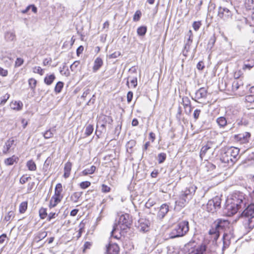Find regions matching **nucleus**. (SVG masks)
I'll return each instance as SVG.
<instances>
[{
    "label": "nucleus",
    "mask_w": 254,
    "mask_h": 254,
    "mask_svg": "<svg viewBox=\"0 0 254 254\" xmlns=\"http://www.w3.org/2000/svg\"><path fill=\"white\" fill-rule=\"evenodd\" d=\"M247 197L246 194L240 191H236L233 193L231 198L227 200L224 208L227 215H233L240 209L245 207L248 202Z\"/></svg>",
    "instance_id": "nucleus-1"
},
{
    "label": "nucleus",
    "mask_w": 254,
    "mask_h": 254,
    "mask_svg": "<svg viewBox=\"0 0 254 254\" xmlns=\"http://www.w3.org/2000/svg\"><path fill=\"white\" fill-rule=\"evenodd\" d=\"M131 220L128 214H122L120 216L118 224H115L111 232V237L116 239L121 238V231L126 230L131 225Z\"/></svg>",
    "instance_id": "nucleus-2"
},
{
    "label": "nucleus",
    "mask_w": 254,
    "mask_h": 254,
    "mask_svg": "<svg viewBox=\"0 0 254 254\" xmlns=\"http://www.w3.org/2000/svg\"><path fill=\"white\" fill-rule=\"evenodd\" d=\"M196 189V186L190 185L187 187L184 190L182 191L178 198L175 201L176 206L180 208L184 207L187 203L192 198Z\"/></svg>",
    "instance_id": "nucleus-3"
},
{
    "label": "nucleus",
    "mask_w": 254,
    "mask_h": 254,
    "mask_svg": "<svg viewBox=\"0 0 254 254\" xmlns=\"http://www.w3.org/2000/svg\"><path fill=\"white\" fill-rule=\"evenodd\" d=\"M229 225L230 223L227 220L216 219L209 231V234L212 236L213 241H216L219 237L220 232L225 231L229 227Z\"/></svg>",
    "instance_id": "nucleus-4"
},
{
    "label": "nucleus",
    "mask_w": 254,
    "mask_h": 254,
    "mask_svg": "<svg viewBox=\"0 0 254 254\" xmlns=\"http://www.w3.org/2000/svg\"><path fill=\"white\" fill-rule=\"evenodd\" d=\"M239 148L231 147L222 153L220 160L229 165H233L240 158Z\"/></svg>",
    "instance_id": "nucleus-5"
},
{
    "label": "nucleus",
    "mask_w": 254,
    "mask_h": 254,
    "mask_svg": "<svg viewBox=\"0 0 254 254\" xmlns=\"http://www.w3.org/2000/svg\"><path fill=\"white\" fill-rule=\"evenodd\" d=\"M189 231V223L187 220L178 222L170 233L169 236L171 239L183 237Z\"/></svg>",
    "instance_id": "nucleus-6"
},
{
    "label": "nucleus",
    "mask_w": 254,
    "mask_h": 254,
    "mask_svg": "<svg viewBox=\"0 0 254 254\" xmlns=\"http://www.w3.org/2000/svg\"><path fill=\"white\" fill-rule=\"evenodd\" d=\"M244 218V224L246 227L253 229L254 227V203L248 205L242 213Z\"/></svg>",
    "instance_id": "nucleus-7"
},
{
    "label": "nucleus",
    "mask_w": 254,
    "mask_h": 254,
    "mask_svg": "<svg viewBox=\"0 0 254 254\" xmlns=\"http://www.w3.org/2000/svg\"><path fill=\"white\" fill-rule=\"evenodd\" d=\"M239 112L235 110L227 112L226 117H220L216 120V122L220 127L224 128L227 125L231 124L237 117Z\"/></svg>",
    "instance_id": "nucleus-8"
},
{
    "label": "nucleus",
    "mask_w": 254,
    "mask_h": 254,
    "mask_svg": "<svg viewBox=\"0 0 254 254\" xmlns=\"http://www.w3.org/2000/svg\"><path fill=\"white\" fill-rule=\"evenodd\" d=\"M217 16L225 21H229L232 19L233 12L228 8L220 6L218 8Z\"/></svg>",
    "instance_id": "nucleus-9"
},
{
    "label": "nucleus",
    "mask_w": 254,
    "mask_h": 254,
    "mask_svg": "<svg viewBox=\"0 0 254 254\" xmlns=\"http://www.w3.org/2000/svg\"><path fill=\"white\" fill-rule=\"evenodd\" d=\"M221 201V199L219 196H216L208 200L206 205L207 210L211 213L216 211L220 208Z\"/></svg>",
    "instance_id": "nucleus-10"
},
{
    "label": "nucleus",
    "mask_w": 254,
    "mask_h": 254,
    "mask_svg": "<svg viewBox=\"0 0 254 254\" xmlns=\"http://www.w3.org/2000/svg\"><path fill=\"white\" fill-rule=\"evenodd\" d=\"M15 140L13 137L9 138L4 143L2 148V153L7 154L13 152L16 145Z\"/></svg>",
    "instance_id": "nucleus-11"
},
{
    "label": "nucleus",
    "mask_w": 254,
    "mask_h": 254,
    "mask_svg": "<svg viewBox=\"0 0 254 254\" xmlns=\"http://www.w3.org/2000/svg\"><path fill=\"white\" fill-rule=\"evenodd\" d=\"M207 95V90L204 88L201 87L197 90L195 93L194 98L192 97V99L195 101L200 103L198 100L203 101L206 98Z\"/></svg>",
    "instance_id": "nucleus-12"
},
{
    "label": "nucleus",
    "mask_w": 254,
    "mask_h": 254,
    "mask_svg": "<svg viewBox=\"0 0 254 254\" xmlns=\"http://www.w3.org/2000/svg\"><path fill=\"white\" fill-rule=\"evenodd\" d=\"M136 226L140 231L142 232H146L149 230L150 222L148 220L145 219H140L138 221Z\"/></svg>",
    "instance_id": "nucleus-13"
},
{
    "label": "nucleus",
    "mask_w": 254,
    "mask_h": 254,
    "mask_svg": "<svg viewBox=\"0 0 254 254\" xmlns=\"http://www.w3.org/2000/svg\"><path fill=\"white\" fill-rule=\"evenodd\" d=\"M233 239H234L233 234L231 232L229 231V232L224 233L223 236V251L229 247L231 243V240Z\"/></svg>",
    "instance_id": "nucleus-14"
},
{
    "label": "nucleus",
    "mask_w": 254,
    "mask_h": 254,
    "mask_svg": "<svg viewBox=\"0 0 254 254\" xmlns=\"http://www.w3.org/2000/svg\"><path fill=\"white\" fill-rule=\"evenodd\" d=\"M250 136V133L248 132H245L243 133L235 135L234 138L236 140L239 141L241 143H245L249 142Z\"/></svg>",
    "instance_id": "nucleus-15"
},
{
    "label": "nucleus",
    "mask_w": 254,
    "mask_h": 254,
    "mask_svg": "<svg viewBox=\"0 0 254 254\" xmlns=\"http://www.w3.org/2000/svg\"><path fill=\"white\" fill-rule=\"evenodd\" d=\"M169 211V205L167 203L162 204L160 208L159 211L157 213V217L160 219H163Z\"/></svg>",
    "instance_id": "nucleus-16"
},
{
    "label": "nucleus",
    "mask_w": 254,
    "mask_h": 254,
    "mask_svg": "<svg viewBox=\"0 0 254 254\" xmlns=\"http://www.w3.org/2000/svg\"><path fill=\"white\" fill-rule=\"evenodd\" d=\"M210 251L207 248L206 245H201L199 247L193 250L189 254H209Z\"/></svg>",
    "instance_id": "nucleus-17"
},
{
    "label": "nucleus",
    "mask_w": 254,
    "mask_h": 254,
    "mask_svg": "<svg viewBox=\"0 0 254 254\" xmlns=\"http://www.w3.org/2000/svg\"><path fill=\"white\" fill-rule=\"evenodd\" d=\"M19 160V158L15 155H13L11 157L5 159L3 163L6 166H10L16 165L18 163Z\"/></svg>",
    "instance_id": "nucleus-18"
},
{
    "label": "nucleus",
    "mask_w": 254,
    "mask_h": 254,
    "mask_svg": "<svg viewBox=\"0 0 254 254\" xmlns=\"http://www.w3.org/2000/svg\"><path fill=\"white\" fill-rule=\"evenodd\" d=\"M119 252V247L116 243H110L106 248V252L108 254H118Z\"/></svg>",
    "instance_id": "nucleus-19"
},
{
    "label": "nucleus",
    "mask_w": 254,
    "mask_h": 254,
    "mask_svg": "<svg viewBox=\"0 0 254 254\" xmlns=\"http://www.w3.org/2000/svg\"><path fill=\"white\" fill-rule=\"evenodd\" d=\"M4 38L6 42H12L16 40V35L14 30L6 31L4 34Z\"/></svg>",
    "instance_id": "nucleus-20"
},
{
    "label": "nucleus",
    "mask_w": 254,
    "mask_h": 254,
    "mask_svg": "<svg viewBox=\"0 0 254 254\" xmlns=\"http://www.w3.org/2000/svg\"><path fill=\"white\" fill-rule=\"evenodd\" d=\"M213 143L211 142H208L206 145L202 147L200 151L199 156L201 160H202L204 156L206 154L207 152L212 148Z\"/></svg>",
    "instance_id": "nucleus-21"
},
{
    "label": "nucleus",
    "mask_w": 254,
    "mask_h": 254,
    "mask_svg": "<svg viewBox=\"0 0 254 254\" xmlns=\"http://www.w3.org/2000/svg\"><path fill=\"white\" fill-rule=\"evenodd\" d=\"M98 121L100 122L101 123H104L106 125H111L113 120L111 116L102 115L98 117Z\"/></svg>",
    "instance_id": "nucleus-22"
},
{
    "label": "nucleus",
    "mask_w": 254,
    "mask_h": 254,
    "mask_svg": "<svg viewBox=\"0 0 254 254\" xmlns=\"http://www.w3.org/2000/svg\"><path fill=\"white\" fill-rule=\"evenodd\" d=\"M238 117L236 118V119L235 120L236 121V122L233 124L232 127H231V129L233 128H234L236 127V125L238 126H246L248 125L249 122L247 119L244 118H242L241 119H237Z\"/></svg>",
    "instance_id": "nucleus-23"
},
{
    "label": "nucleus",
    "mask_w": 254,
    "mask_h": 254,
    "mask_svg": "<svg viewBox=\"0 0 254 254\" xmlns=\"http://www.w3.org/2000/svg\"><path fill=\"white\" fill-rule=\"evenodd\" d=\"M23 105L22 102L20 101H12L10 104L11 109L16 111L21 110L22 109Z\"/></svg>",
    "instance_id": "nucleus-24"
},
{
    "label": "nucleus",
    "mask_w": 254,
    "mask_h": 254,
    "mask_svg": "<svg viewBox=\"0 0 254 254\" xmlns=\"http://www.w3.org/2000/svg\"><path fill=\"white\" fill-rule=\"evenodd\" d=\"M106 125L105 124L101 123L100 122L97 121V128H99V130H96L95 133L98 137L102 132L106 131Z\"/></svg>",
    "instance_id": "nucleus-25"
},
{
    "label": "nucleus",
    "mask_w": 254,
    "mask_h": 254,
    "mask_svg": "<svg viewBox=\"0 0 254 254\" xmlns=\"http://www.w3.org/2000/svg\"><path fill=\"white\" fill-rule=\"evenodd\" d=\"M72 167V163L69 161L67 162L64 164V177L67 178L69 177Z\"/></svg>",
    "instance_id": "nucleus-26"
},
{
    "label": "nucleus",
    "mask_w": 254,
    "mask_h": 254,
    "mask_svg": "<svg viewBox=\"0 0 254 254\" xmlns=\"http://www.w3.org/2000/svg\"><path fill=\"white\" fill-rule=\"evenodd\" d=\"M103 61L101 58H97L94 62V65L93 67V72H96L103 65Z\"/></svg>",
    "instance_id": "nucleus-27"
},
{
    "label": "nucleus",
    "mask_w": 254,
    "mask_h": 254,
    "mask_svg": "<svg viewBox=\"0 0 254 254\" xmlns=\"http://www.w3.org/2000/svg\"><path fill=\"white\" fill-rule=\"evenodd\" d=\"M47 236V232L46 231L43 230L40 231L36 234L34 237V240L38 242L44 239Z\"/></svg>",
    "instance_id": "nucleus-28"
},
{
    "label": "nucleus",
    "mask_w": 254,
    "mask_h": 254,
    "mask_svg": "<svg viewBox=\"0 0 254 254\" xmlns=\"http://www.w3.org/2000/svg\"><path fill=\"white\" fill-rule=\"evenodd\" d=\"M62 190L63 188L62 184L61 183L57 184L55 189V194L54 195L62 199L63 197L61 194Z\"/></svg>",
    "instance_id": "nucleus-29"
},
{
    "label": "nucleus",
    "mask_w": 254,
    "mask_h": 254,
    "mask_svg": "<svg viewBox=\"0 0 254 254\" xmlns=\"http://www.w3.org/2000/svg\"><path fill=\"white\" fill-rule=\"evenodd\" d=\"M243 85V81L240 79H235L232 84V90L233 91H237L241 86Z\"/></svg>",
    "instance_id": "nucleus-30"
},
{
    "label": "nucleus",
    "mask_w": 254,
    "mask_h": 254,
    "mask_svg": "<svg viewBox=\"0 0 254 254\" xmlns=\"http://www.w3.org/2000/svg\"><path fill=\"white\" fill-rule=\"evenodd\" d=\"M56 78L54 74L47 75L44 78V82L48 85H51Z\"/></svg>",
    "instance_id": "nucleus-31"
},
{
    "label": "nucleus",
    "mask_w": 254,
    "mask_h": 254,
    "mask_svg": "<svg viewBox=\"0 0 254 254\" xmlns=\"http://www.w3.org/2000/svg\"><path fill=\"white\" fill-rule=\"evenodd\" d=\"M244 163L246 164L247 166L254 165V153H252L249 155L244 161Z\"/></svg>",
    "instance_id": "nucleus-32"
},
{
    "label": "nucleus",
    "mask_w": 254,
    "mask_h": 254,
    "mask_svg": "<svg viewBox=\"0 0 254 254\" xmlns=\"http://www.w3.org/2000/svg\"><path fill=\"white\" fill-rule=\"evenodd\" d=\"M96 169V166L92 165L89 168H86L84 170L82 173L83 175L86 176L90 174H93Z\"/></svg>",
    "instance_id": "nucleus-33"
},
{
    "label": "nucleus",
    "mask_w": 254,
    "mask_h": 254,
    "mask_svg": "<svg viewBox=\"0 0 254 254\" xmlns=\"http://www.w3.org/2000/svg\"><path fill=\"white\" fill-rule=\"evenodd\" d=\"M26 166L28 170L30 171H35L37 167L35 163L32 160H30L27 162Z\"/></svg>",
    "instance_id": "nucleus-34"
},
{
    "label": "nucleus",
    "mask_w": 254,
    "mask_h": 254,
    "mask_svg": "<svg viewBox=\"0 0 254 254\" xmlns=\"http://www.w3.org/2000/svg\"><path fill=\"white\" fill-rule=\"evenodd\" d=\"M245 6L247 9L254 10V0H245Z\"/></svg>",
    "instance_id": "nucleus-35"
},
{
    "label": "nucleus",
    "mask_w": 254,
    "mask_h": 254,
    "mask_svg": "<svg viewBox=\"0 0 254 254\" xmlns=\"http://www.w3.org/2000/svg\"><path fill=\"white\" fill-rule=\"evenodd\" d=\"M81 194L82 193L80 192H74L70 196L71 200L74 202H77L81 196Z\"/></svg>",
    "instance_id": "nucleus-36"
},
{
    "label": "nucleus",
    "mask_w": 254,
    "mask_h": 254,
    "mask_svg": "<svg viewBox=\"0 0 254 254\" xmlns=\"http://www.w3.org/2000/svg\"><path fill=\"white\" fill-rule=\"evenodd\" d=\"M183 104L185 109L191 106L190 101L188 97H184L182 98Z\"/></svg>",
    "instance_id": "nucleus-37"
},
{
    "label": "nucleus",
    "mask_w": 254,
    "mask_h": 254,
    "mask_svg": "<svg viewBox=\"0 0 254 254\" xmlns=\"http://www.w3.org/2000/svg\"><path fill=\"white\" fill-rule=\"evenodd\" d=\"M147 31V28L145 26H140L137 28V33L139 36H144Z\"/></svg>",
    "instance_id": "nucleus-38"
},
{
    "label": "nucleus",
    "mask_w": 254,
    "mask_h": 254,
    "mask_svg": "<svg viewBox=\"0 0 254 254\" xmlns=\"http://www.w3.org/2000/svg\"><path fill=\"white\" fill-rule=\"evenodd\" d=\"M64 86V83L62 81H59L57 84L56 85V86L55 87V91L56 93H60L62 91V88Z\"/></svg>",
    "instance_id": "nucleus-39"
},
{
    "label": "nucleus",
    "mask_w": 254,
    "mask_h": 254,
    "mask_svg": "<svg viewBox=\"0 0 254 254\" xmlns=\"http://www.w3.org/2000/svg\"><path fill=\"white\" fill-rule=\"evenodd\" d=\"M56 131L55 129H53L52 130L49 129L47 130L44 133V136L46 139H48L52 137L54 135V132Z\"/></svg>",
    "instance_id": "nucleus-40"
},
{
    "label": "nucleus",
    "mask_w": 254,
    "mask_h": 254,
    "mask_svg": "<svg viewBox=\"0 0 254 254\" xmlns=\"http://www.w3.org/2000/svg\"><path fill=\"white\" fill-rule=\"evenodd\" d=\"M166 158V154L165 153H160L158 155V161L159 164L163 163Z\"/></svg>",
    "instance_id": "nucleus-41"
},
{
    "label": "nucleus",
    "mask_w": 254,
    "mask_h": 254,
    "mask_svg": "<svg viewBox=\"0 0 254 254\" xmlns=\"http://www.w3.org/2000/svg\"><path fill=\"white\" fill-rule=\"evenodd\" d=\"M93 126L91 125H88L85 128V134L87 136H89L92 134L93 131Z\"/></svg>",
    "instance_id": "nucleus-42"
},
{
    "label": "nucleus",
    "mask_w": 254,
    "mask_h": 254,
    "mask_svg": "<svg viewBox=\"0 0 254 254\" xmlns=\"http://www.w3.org/2000/svg\"><path fill=\"white\" fill-rule=\"evenodd\" d=\"M14 217V213L12 211H9L4 217V220L9 221Z\"/></svg>",
    "instance_id": "nucleus-43"
},
{
    "label": "nucleus",
    "mask_w": 254,
    "mask_h": 254,
    "mask_svg": "<svg viewBox=\"0 0 254 254\" xmlns=\"http://www.w3.org/2000/svg\"><path fill=\"white\" fill-rule=\"evenodd\" d=\"M27 208V202L26 201L22 202L19 206V212L21 213L25 212Z\"/></svg>",
    "instance_id": "nucleus-44"
},
{
    "label": "nucleus",
    "mask_w": 254,
    "mask_h": 254,
    "mask_svg": "<svg viewBox=\"0 0 254 254\" xmlns=\"http://www.w3.org/2000/svg\"><path fill=\"white\" fill-rule=\"evenodd\" d=\"M10 95L8 93L5 94L0 98V105H4L7 100L9 99Z\"/></svg>",
    "instance_id": "nucleus-45"
},
{
    "label": "nucleus",
    "mask_w": 254,
    "mask_h": 254,
    "mask_svg": "<svg viewBox=\"0 0 254 254\" xmlns=\"http://www.w3.org/2000/svg\"><path fill=\"white\" fill-rule=\"evenodd\" d=\"M39 213V216L41 219H45L47 215L46 209L44 208H40Z\"/></svg>",
    "instance_id": "nucleus-46"
},
{
    "label": "nucleus",
    "mask_w": 254,
    "mask_h": 254,
    "mask_svg": "<svg viewBox=\"0 0 254 254\" xmlns=\"http://www.w3.org/2000/svg\"><path fill=\"white\" fill-rule=\"evenodd\" d=\"M36 83L37 81L33 78H30L28 80L29 85L32 90H34L35 89L36 85Z\"/></svg>",
    "instance_id": "nucleus-47"
},
{
    "label": "nucleus",
    "mask_w": 254,
    "mask_h": 254,
    "mask_svg": "<svg viewBox=\"0 0 254 254\" xmlns=\"http://www.w3.org/2000/svg\"><path fill=\"white\" fill-rule=\"evenodd\" d=\"M215 42V37L214 36H213L210 37L209 40V42L207 45L208 48L211 49L214 46Z\"/></svg>",
    "instance_id": "nucleus-48"
},
{
    "label": "nucleus",
    "mask_w": 254,
    "mask_h": 254,
    "mask_svg": "<svg viewBox=\"0 0 254 254\" xmlns=\"http://www.w3.org/2000/svg\"><path fill=\"white\" fill-rule=\"evenodd\" d=\"M141 13L140 11L137 10L135 13H134L133 17V20L134 21H138L141 17Z\"/></svg>",
    "instance_id": "nucleus-49"
},
{
    "label": "nucleus",
    "mask_w": 254,
    "mask_h": 254,
    "mask_svg": "<svg viewBox=\"0 0 254 254\" xmlns=\"http://www.w3.org/2000/svg\"><path fill=\"white\" fill-rule=\"evenodd\" d=\"M91 185L90 182L88 181H84L82 182L80 184V187L82 189H85L89 187Z\"/></svg>",
    "instance_id": "nucleus-50"
},
{
    "label": "nucleus",
    "mask_w": 254,
    "mask_h": 254,
    "mask_svg": "<svg viewBox=\"0 0 254 254\" xmlns=\"http://www.w3.org/2000/svg\"><path fill=\"white\" fill-rule=\"evenodd\" d=\"M201 110L200 109H196L194 111L193 117L195 121L197 120L198 119Z\"/></svg>",
    "instance_id": "nucleus-51"
},
{
    "label": "nucleus",
    "mask_w": 254,
    "mask_h": 254,
    "mask_svg": "<svg viewBox=\"0 0 254 254\" xmlns=\"http://www.w3.org/2000/svg\"><path fill=\"white\" fill-rule=\"evenodd\" d=\"M201 25V22L200 21H194L192 24V27L195 31H197Z\"/></svg>",
    "instance_id": "nucleus-52"
},
{
    "label": "nucleus",
    "mask_w": 254,
    "mask_h": 254,
    "mask_svg": "<svg viewBox=\"0 0 254 254\" xmlns=\"http://www.w3.org/2000/svg\"><path fill=\"white\" fill-rule=\"evenodd\" d=\"M245 100L247 102H254V95H249L245 97Z\"/></svg>",
    "instance_id": "nucleus-53"
},
{
    "label": "nucleus",
    "mask_w": 254,
    "mask_h": 254,
    "mask_svg": "<svg viewBox=\"0 0 254 254\" xmlns=\"http://www.w3.org/2000/svg\"><path fill=\"white\" fill-rule=\"evenodd\" d=\"M80 62L79 61H75L71 65L70 69L72 71L75 70L78 66L79 65Z\"/></svg>",
    "instance_id": "nucleus-54"
},
{
    "label": "nucleus",
    "mask_w": 254,
    "mask_h": 254,
    "mask_svg": "<svg viewBox=\"0 0 254 254\" xmlns=\"http://www.w3.org/2000/svg\"><path fill=\"white\" fill-rule=\"evenodd\" d=\"M135 145V141L134 140H129L127 144V148L131 149Z\"/></svg>",
    "instance_id": "nucleus-55"
},
{
    "label": "nucleus",
    "mask_w": 254,
    "mask_h": 254,
    "mask_svg": "<svg viewBox=\"0 0 254 254\" xmlns=\"http://www.w3.org/2000/svg\"><path fill=\"white\" fill-rule=\"evenodd\" d=\"M34 72L35 73H39L40 75L43 74V70L40 66H36L34 68Z\"/></svg>",
    "instance_id": "nucleus-56"
},
{
    "label": "nucleus",
    "mask_w": 254,
    "mask_h": 254,
    "mask_svg": "<svg viewBox=\"0 0 254 254\" xmlns=\"http://www.w3.org/2000/svg\"><path fill=\"white\" fill-rule=\"evenodd\" d=\"M101 190L102 192L106 193L110 191L111 188L107 186V185L103 184L102 185Z\"/></svg>",
    "instance_id": "nucleus-57"
},
{
    "label": "nucleus",
    "mask_w": 254,
    "mask_h": 254,
    "mask_svg": "<svg viewBox=\"0 0 254 254\" xmlns=\"http://www.w3.org/2000/svg\"><path fill=\"white\" fill-rule=\"evenodd\" d=\"M23 63V60L21 58H18L16 59V60L15 63V66H21Z\"/></svg>",
    "instance_id": "nucleus-58"
},
{
    "label": "nucleus",
    "mask_w": 254,
    "mask_h": 254,
    "mask_svg": "<svg viewBox=\"0 0 254 254\" xmlns=\"http://www.w3.org/2000/svg\"><path fill=\"white\" fill-rule=\"evenodd\" d=\"M197 68L199 70H202L204 68V63L202 61L199 62L196 65Z\"/></svg>",
    "instance_id": "nucleus-59"
},
{
    "label": "nucleus",
    "mask_w": 254,
    "mask_h": 254,
    "mask_svg": "<svg viewBox=\"0 0 254 254\" xmlns=\"http://www.w3.org/2000/svg\"><path fill=\"white\" fill-rule=\"evenodd\" d=\"M30 179V177H25L24 176H23L22 177H21V178L20 179V183L21 184H25L26 182H27L28 181V180Z\"/></svg>",
    "instance_id": "nucleus-60"
},
{
    "label": "nucleus",
    "mask_w": 254,
    "mask_h": 254,
    "mask_svg": "<svg viewBox=\"0 0 254 254\" xmlns=\"http://www.w3.org/2000/svg\"><path fill=\"white\" fill-rule=\"evenodd\" d=\"M127 101L128 103H130L133 97V93L131 91H128L127 94Z\"/></svg>",
    "instance_id": "nucleus-61"
},
{
    "label": "nucleus",
    "mask_w": 254,
    "mask_h": 254,
    "mask_svg": "<svg viewBox=\"0 0 254 254\" xmlns=\"http://www.w3.org/2000/svg\"><path fill=\"white\" fill-rule=\"evenodd\" d=\"M8 71L6 69L0 67V75L2 76H6L7 75Z\"/></svg>",
    "instance_id": "nucleus-62"
},
{
    "label": "nucleus",
    "mask_w": 254,
    "mask_h": 254,
    "mask_svg": "<svg viewBox=\"0 0 254 254\" xmlns=\"http://www.w3.org/2000/svg\"><path fill=\"white\" fill-rule=\"evenodd\" d=\"M90 89L89 88H87L83 92L82 95L81 96L82 98H85L87 97V96L90 93Z\"/></svg>",
    "instance_id": "nucleus-63"
},
{
    "label": "nucleus",
    "mask_w": 254,
    "mask_h": 254,
    "mask_svg": "<svg viewBox=\"0 0 254 254\" xmlns=\"http://www.w3.org/2000/svg\"><path fill=\"white\" fill-rule=\"evenodd\" d=\"M62 199L58 197H57V196H55L54 195H53L51 200H52V201H54L55 202H56V203L58 204L60 202H61V200Z\"/></svg>",
    "instance_id": "nucleus-64"
}]
</instances>
